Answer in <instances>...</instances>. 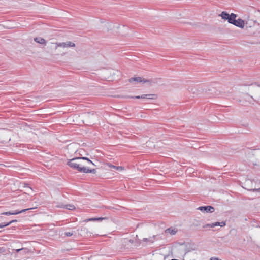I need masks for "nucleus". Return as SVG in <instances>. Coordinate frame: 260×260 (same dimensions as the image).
<instances>
[{
	"label": "nucleus",
	"mask_w": 260,
	"mask_h": 260,
	"mask_svg": "<svg viewBox=\"0 0 260 260\" xmlns=\"http://www.w3.org/2000/svg\"><path fill=\"white\" fill-rule=\"evenodd\" d=\"M83 118L84 119L83 122L88 125L93 123L96 116L94 114L86 113L83 115Z\"/></svg>",
	"instance_id": "7ed1b4c3"
},
{
	"label": "nucleus",
	"mask_w": 260,
	"mask_h": 260,
	"mask_svg": "<svg viewBox=\"0 0 260 260\" xmlns=\"http://www.w3.org/2000/svg\"><path fill=\"white\" fill-rule=\"evenodd\" d=\"M23 251V253L24 254H26L27 252H28V250L26 249V251L25 252V251Z\"/></svg>",
	"instance_id": "bb28decb"
},
{
	"label": "nucleus",
	"mask_w": 260,
	"mask_h": 260,
	"mask_svg": "<svg viewBox=\"0 0 260 260\" xmlns=\"http://www.w3.org/2000/svg\"><path fill=\"white\" fill-rule=\"evenodd\" d=\"M24 187L27 188L29 190H32V189L30 187H29V186H28L27 185H25Z\"/></svg>",
	"instance_id": "393cba45"
},
{
	"label": "nucleus",
	"mask_w": 260,
	"mask_h": 260,
	"mask_svg": "<svg viewBox=\"0 0 260 260\" xmlns=\"http://www.w3.org/2000/svg\"><path fill=\"white\" fill-rule=\"evenodd\" d=\"M230 15H229L226 12L223 11L220 14H219V16H220L222 18V19L224 20H228Z\"/></svg>",
	"instance_id": "2eb2a0df"
},
{
	"label": "nucleus",
	"mask_w": 260,
	"mask_h": 260,
	"mask_svg": "<svg viewBox=\"0 0 260 260\" xmlns=\"http://www.w3.org/2000/svg\"><path fill=\"white\" fill-rule=\"evenodd\" d=\"M67 165L71 168L84 173H96V170L90 169L91 166H95L94 163L85 157H75L70 159Z\"/></svg>",
	"instance_id": "f257e3e1"
},
{
	"label": "nucleus",
	"mask_w": 260,
	"mask_h": 260,
	"mask_svg": "<svg viewBox=\"0 0 260 260\" xmlns=\"http://www.w3.org/2000/svg\"><path fill=\"white\" fill-rule=\"evenodd\" d=\"M128 241L131 243H133V242H134L133 240H129Z\"/></svg>",
	"instance_id": "a878e982"
},
{
	"label": "nucleus",
	"mask_w": 260,
	"mask_h": 260,
	"mask_svg": "<svg viewBox=\"0 0 260 260\" xmlns=\"http://www.w3.org/2000/svg\"><path fill=\"white\" fill-rule=\"evenodd\" d=\"M52 44L55 45L54 49L56 50L58 47L61 48H68V47H75L76 46L75 44L71 41H67L65 42H51Z\"/></svg>",
	"instance_id": "f03ea898"
},
{
	"label": "nucleus",
	"mask_w": 260,
	"mask_h": 260,
	"mask_svg": "<svg viewBox=\"0 0 260 260\" xmlns=\"http://www.w3.org/2000/svg\"><path fill=\"white\" fill-rule=\"evenodd\" d=\"M234 25L240 28H243L244 27L245 22L242 19H238L235 21V23H234Z\"/></svg>",
	"instance_id": "1a4fd4ad"
},
{
	"label": "nucleus",
	"mask_w": 260,
	"mask_h": 260,
	"mask_svg": "<svg viewBox=\"0 0 260 260\" xmlns=\"http://www.w3.org/2000/svg\"><path fill=\"white\" fill-rule=\"evenodd\" d=\"M107 166L109 168L114 169H115L117 171H119V172H121V171H123L124 170V168L123 167H121V166H114V165H112L111 164H108Z\"/></svg>",
	"instance_id": "9b49d317"
},
{
	"label": "nucleus",
	"mask_w": 260,
	"mask_h": 260,
	"mask_svg": "<svg viewBox=\"0 0 260 260\" xmlns=\"http://www.w3.org/2000/svg\"><path fill=\"white\" fill-rule=\"evenodd\" d=\"M237 17V15L234 13H232L228 19V22L229 23L234 24V23H235V21L236 20L235 19Z\"/></svg>",
	"instance_id": "ddd939ff"
},
{
	"label": "nucleus",
	"mask_w": 260,
	"mask_h": 260,
	"mask_svg": "<svg viewBox=\"0 0 260 260\" xmlns=\"http://www.w3.org/2000/svg\"><path fill=\"white\" fill-rule=\"evenodd\" d=\"M226 223L224 221H222L221 222H216L215 223H212V226L213 228L216 226H220L221 227H223L225 226Z\"/></svg>",
	"instance_id": "dca6fc26"
},
{
	"label": "nucleus",
	"mask_w": 260,
	"mask_h": 260,
	"mask_svg": "<svg viewBox=\"0 0 260 260\" xmlns=\"http://www.w3.org/2000/svg\"><path fill=\"white\" fill-rule=\"evenodd\" d=\"M34 209V208H28V209H23L21 211H19V210H16L15 211H13V212H4L2 214L3 215H17L19 213H23V212H24L27 210H30V209Z\"/></svg>",
	"instance_id": "0eeeda50"
},
{
	"label": "nucleus",
	"mask_w": 260,
	"mask_h": 260,
	"mask_svg": "<svg viewBox=\"0 0 260 260\" xmlns=\"http://www.w3.org/2000/svg\"><path fill=\"white\" fill-rule=\"evenodd\" d=\"M156 237V235H153V236L150 237L148 238H143L142 241L146 242V243H153L155 241Z\"/></svg>",
	"instance_id": "9d476101"
},
{
	"label": "nucleus",
	"mask_w": 260,
	"mask_h": 260,
	"mask_svg": "<svg viewBox=\"0 0 260 260\" xmlns=\"http://www.w3.org/2000/svg\"><path fill=\"white\" fill-rule=\"evenodd\" d=\"M134 98L136 99H154L156 98V95L155 94H143L141 96H136Z\"/></svg>",
	"instance_id": "6e6552de"
},
{
	"label": "nucleus",
	"mask_w": 260,
	"mask_h": 260,
	"mask_svg": "<svg viewBox=\"0 0 260 260\" xmlns=\"http://www.w3.org/2000/svg\"><path fill=\"white\" fill-rule=\"evenodd\" d=\"M260 85L257 84V83H254L251 85L250 87L249 88V90H255L256 91L255 93V98L257 99V101H260V89H259Z\"/></svg>",
	"instance_id": "20e7f679"
},
{
	"label": "nucleus",
	"mask_w": 260,
	"mask_h": 260,
	"mask_svg": "<svg viewBox=\"0 0 260 260\" xmlns=\"http://www.w3.org/2000/svg\"><path fill=\"white\" fill-rule=\"evenodd\" d=\"M63 207L70 210H74L76 209L75 206L72 204H67L64 205Z\"/></svg>",
	"instance_id": "f3484780"
},
{
	"label": "nucleus",
	"mask_w": 260,
	"mask_h": 260,
	"mask_svg": "<svg viewBox=\"0 0 260 260\" xmlns=\"http://www.w3.org/2000/svg\"><path fill=\"white\" fill-rule=\"evenodd\" d=\"M249 190L250 191L256 192L257 193H260V188L249 189Z\"/></svg>",
	"instance_id": "aec40b11"
},
{
	"label": "nucleus",
	"mask_w": 260,
	"mask_h": 260,
	"mask_svg": "<svg viewBox=\"0 0 260 260\" xmlns=\"http://www.w3.org/2000/svg\"><path fill=\"white\" fill-rule=\"evenodd\" d=\"M17 221V220H13L10 221L9 222L7 223H1V224H0V228L5 227L6 226L10 225V224H11L13 222H15Z\"/></svg>",
	"instance_id": "a211bd4d"
},
{
	"label": "nucleus",
	"mask_w": 260,
	"mask_h": 260,
	"mask_svg": "<svg viewBox=\"0 0 260 260\" xmlns=\"http://www.w3.org/2000/svg\"><path fill=\"white\" fill-rule=\"evenodd\" d=\"M208 227H210V228H213L212 226V223H211V224H207L203 226V228H208Z\"/></svg>",
	"instance_id": "5701e85b"
},
{
	"label": "nucleus",
	"mask_w": 260,
	"mask_h": 260,
	"mask_svg": "<svg viewBox=\"0 0 260 260\" xmlns=\"http://www.w3.org/2000/svg\"><path fill=\"white\" fill-rule=\"evenodd\" d=\"M34 41L39 43V44H42V45H46V40L43 38H41V37H36L34 39Z\"/></svg>",
	"instance_id": "f8f14e48"
},
{
	"label": "nucleus",
	"mask_w": 260,
	"mask_h": 260,
	"mask_svg": "<svg viewBox=\"0 0 260 260\" xmlns=\"http://www.w3.org/2000/svg\"><path fill=\"white\" fill-rule=\"evenodd\" d=\"M65 235L67 237H69V236H71L73 235V232H66L64 233Z\"/></svg>",
	"instance_id": "412c9836"
},
{
	"label": "nucleus",
	"mask_w": 260,
	"mask_h": 260,
	"mask_svg": "<svg viewBox=\"0 0 260 260\" xmlns=\"http://www.w3.org/2000/svg\"><path fill=\"white\" fill-rule=\"evenodd\" d=\"M16 251L17 252H19L21 251H25L26 252V249H25V248H20V249H16Z\"/></svg>",
	"instance_id": "4be33fe9"
},
{
	"label": "nucleus",
	"mask_w": 260,
	"mask_h": 260,
	"mask_svg": "<svg viewBox=\"0 0 260 260\" xmlns=\"http://www.w3.org/2000/svg\"><path fill=\"white\" fill-rule=\"evenodd\" d=\"M177 232V230L175 228H169L165 230L166 233H169L172 235L176 234Z\"/></svg>",
	"instance_id": "4468645a"
},
{
	"label": "nucleus",
	"mask_w": 260,
	"mask_h": 260,
	"mask_svg": "<svg viewBox=\"0 0 260 260\" xmlns=\"http://www.w3.org/2000/svg\"><path fill=\"white\" fill-rule=\"evenodd\" d=\"M129 81L130 82H133V81H137L139 82H144V83H154V82H153L152 80H146L144 78H142V77H134L131 78L129 79Z\"/></svg>",
	"instance_id": "423d86ee"
},
{
	"label": "nucleus",
	"mask_w": 260,
	"mask_h": 260,
	"mask_svg": "<svg viewBox=\"0 0 260 260\" xmlns=\"http://www.w3.org/2000/svg\"><path fill=\"white\" fill-rule=\"evenodd\" d=\"M83 230L87 232V229L86 228H84Z\"/></svg>",
	"instance_id": "c85d7f7f"
},
{
	"label": "nucleus",
	"mask_w": 260,
	"mask_h": 260,
	"mask_svg": "<svg viewBox=\"0 0 260 260\" xmlns=\"http://www.w3.org/2000/svg\"><path fill=\"white\" fill-rule=\"evenodd\" d=\"M105 219V218H89L86 220V221H99V220H102L103 219Z\"/></svg>",
	"instance_id": "6ab92c4d"
},
{
	"label": "nucleus",
	"mask_w": 260,
	"mask_h": 260,
	"mask_svg": "<svg viewBox=\"0 0 260 260\" xmlns=\"http://www.w3.org/2000/svg\"><path fill=\"white\" fill-rule=\"evenodd\" d=\"M248 98H250V99H253V97L252 96H248Z\"/></svg>",
	"instance_id": "c756f323"
},
{
	"label": "nucleus",
	"mask_w": 260,
	"mask_h": 260,
	"mask_svg": "<svg viewBox=\"0 0 260 260\" xmlns=\"http://www.w3.org/2000/svg\"><path fill=\"white\" fill-rule=\"evenodd\" d=\"M140 241H138V244H137V246H139V245H140Z\"/></svg>",
	"instance_id": "cd10ccee"
},
{
	"label": "nucleus",
	"mask_w": 260,
	"mask_h": 260,
	"mask_svg": "<svg viewBox=\"0 0 260 260\" xmlns=\"http://www.w3.org/2000/svg\"><path fill=\"white\" fill-rule=\"evenodd\" d=\"M198 209L203 212L212 213L214 211V208L211 206H201Z\"/></svg>",
	"instance_id": "39448f33"
},
{
	"label": "nucleus",
	"mask_w": 260,
	"mask_h": 260,
	"mask_svg": "<svg viewBox=\"0 0 260 260\" xmlns=\"http://www.w3.org/2000/svg\"><path fill=\"white\" fill-rule=\"evenodd\" d=\"M5 249L4 248L0 247V253L5 251Z\"/></svg>",
	"instance_id": "b1692460"
}]
</instances>
